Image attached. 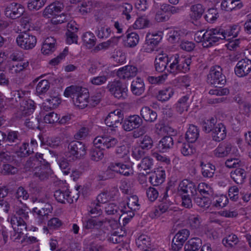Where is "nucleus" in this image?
<instances>
[{"mask_svg": "<svg viewBox=\"0 0 251 251\" xmlns=\"http://www.w3.org/2000/svg\"><path fill=\"white\" fill-rule=\"evenodd\" d=\"M137 72V69L136 67L133 66L127 65L120 68L118 70L117 74L120 78L129 79L135 76Z\"/></svg>", "mask_w": 251, "mask_h": 251, "instance_id": "nucleus-23", "label": "nucleus"}, {"mask_svg": "<svg viewBox=\"0 0 251 251\" xmlns=\"http://www.w3.org/2000/svg\"><path fill=\"white\" fill-rule=\"evenodd\" d=\"M189 224L193 229H198L201 226V220L198 215H191L188 219Z\"/></svg>", "mask_w": 251, "mask_h": 251, "instance_id": "nucleus-58", "label": "nucleus"}, {"mask_svg": "<svg viewBox=\"0 0 251 251\" xmlns=\"http://www.w3.org/2000/svg\"><path fill=\"white\" fill-rule=\"evenodd\" d=\"M116 218L114 219H110L107 220L106 219L104 220L103 229H106L109 230L117 229L119 226V224L118 223V220L117 219V215H115Z\"/></svg>", "mask_w": 251, "mask_h": 251, "instance_id": "nucleus-56", "label": "nucleus"}, {"mask_svg": "<svg viewBox=\"0 0 251 251\" xmlns=\"http://www.w3.org/2000/svg\"><path fill=\"white\" fill-rule=\"evenodd\" d=\"M106 173H111L109 177L113 176V173L119 174L125 176H130L133 175L134 171L132 165L124 164L121 162H111L107 169Z\"/></svg>", "mask_w": 251, "mask_h": 251, "instance_id": "nucleus-5", "label": "nucleus"}, {"mask_svg": "<svg viewBox=\"0 0 251 251\" xmlns=\"http://www.w3.org/2000/svg\"><path fill=\"white\" fill-rule=\"evenodd\" d=\"M82 40L87 48H91L95 45L96 38L93 33L86 32L82 35Z\"/></svg>", "mask_w": 251, "mask_h": 251, "instance_id": "nucleus-51", "label": "nucleus"}, {"mask_svg": "<svg viewBox=\"0 0 251 251\" xmlns=\"http://www.w3.org/2000/svg\"><path fill=\"white\" fill-rule=\"evenodd\" d=\"M89 98V92L86 89L84 88L78 93L77 95H76L75 97L73 98V102L75 106L83 109L87 106Z\"/></svg>", "mask_w": 251, "mask_h": 251, "instance_id": "nucleus-20", "label": "nucleus"}, {"mask_svg": "<svg viewBox=\"0 0 251 251\" xmlns=\"http://www.w3.org/2000/svg\"><path fill=\"white\" fill-rule=\"evenodd\" d=\"M189 231L186 229L179 230L174 237L172 242V249L174 251H179L189 236Z\"/></svg>", "mask_w": 251, "mask_h": 251, "instance_id": "nucleus-11", "label": "nucleus"}, {"mask_svg": "<svg viewBox=\"0 0 251 251\" xmlns=\"http://www.w3.org/2000/svg\"><path fill=\"white\" fill-rule=\"evenodd\" d=\"M201 173L203 176L205 177H211L213 176L215 170V167L210 163H204L201 162Z\"/></svg>", "mask_w": 251, "mask_h": 251, "instance_id": "nucleus-46", "label": "nucleus"}, {"mask_svg": "<svg viewBox=\"0 0 251 251\" xmlns=\"http://www.w3.org/2000/svg\"><path fill=\"white\" fill-rule=\"evenodd\" d=\"M235 74L239 77H243L251 71V60L245 58L239 61L235 67Z\"/></svg>", "mask_w": 251, "mask_h": 251, "instance_id": "nucleus-15", "label": "nucleus"}, {"mask_svg": "<svg viewBox=\"0 0 251 251\" xmlns=\"http://www.w3.org/2000/svg\"><path fill=\"white\" fill-rule=\"evenodd\" d=\"M46 101L50 108H56L61 103V99L57 93L53 92L50 94Z\"/></svg>", "mask_w": 251, "mask_h": 251, "instance_id": "nucleus-43", "label": "nucleus"}, {"mask_svg": "<svg viewBox=\"0 0 251 251\" xmlns=\"http://www.w3.org/2000/svg\"><path fill=\"white\" fill-rule=\"evenodd\" d=\"M140 114L145 121L149 122H154L157 117L156 112L148 106L141 109Z\"/></svg>", "mask_w": 251, "mask_h": 251, "instance_id": "nucleus-32", "label": "nucleus"}, {"mask_svg": "<svg viewBox=\"0 0 251 251\" xmlns=\"http://www.w3.org/2000/svg\"><path fill=\"white\" fill-rule=\"evenodd\" d=\"M108 77L107 75H99L91 78L90 82L93 85L98 86L105 83Z\"/></svg>", "mask_w": 251, "mask_h": 251, "instance_id": "nucleus-63", "label": "nucleus"}, {"mask_svg": "<svg viewBox=\"0 0 251 251\" xmlns=\"http://www.w3.org/2000/svg\"><path fill=\"white\" fill-rule=\"evenodd\" d=\"M198 190L199 192L203 195H209L213 193L212 187L205 183H201L198 186Z\"/></svg>", "mask_w": 251, "mask_h": 251, "instance_id": "nucleus-60", "label": "nucleus"}, {"mask_svg": "<svg viewBox=\"0 0 251 251\" xmlns=\"http://www.w3.org/2000/svg\"><path fill=\"white\" fill-rule=\"evenodd\" d=\"M94 145L104 149L114 147L118 143L116 138L108 136H98L93 141Z\"/></svg>", "mask_w": 251, "mask_h": 251, "instance_id": "nucleus-13", "label": "nucleus"}, {"mask_svg": "<svg viewBox=\"0 0 251 251\" xmlns=\"http://www.w3.org/2000/svg\"><path fill=\"white\" fill-rule=\"evenodd\" d=\"M116 153L119 158H124L125 160L129 159V151L125 145L117 147Z\"/></svg>", "mask_w": 251, "mask_h": 251, "instance_id": "nucleus-59", "label": "nucleus"}, {"mask_svg": "<svg viewBox=\"0 0 251 251\" xmlns=\"http://www.w3.org/2000/svg\"><path fill=\"white\" fill-rule=\"evenodd\" d=\"M123 119V114L120 109L115 110L109 113L105 119V124L112 127H117Z\"/></svg>", "mask_w": 251, "mask_h": 251, "instance_id": "nucleus-16", "label": "nucleus"}, {"mask_svg": "<svg viewBox=\"0 0 251 251\" xmlns=\"http://www.w3.org/2000/svg\"><path fill=\"white\" fill-rule=\"evenodd\" d=\"M165 178V171L161 169H156L151 173L149 179L153 185H158L164 182Z\"/></svg>", "mask_w": 251, "mask_h": 251, "instance_id": "nucleus-27", "label": "nucleus"}, {"mask_svg": "<svg viewBox=\"0 0 251 251\" xmlns=\"http://www.w3.org/2000/svg\"><path fill=\"white\" fill-rule=\"evenodd\" d=\"M239 242L237 236L233 234L228 235L223 240V244L226 247L236 245Z\"/></svg>", "mask_w": 251, "mask_h": 251, "instance_id": "nucleus-55", "label": "nucleus"}, {"mask_svg": "<svg viewBox=\"0 0 251 251\" xmlns=\"http://www.w3.org/2000/svg\"><path fill=\"white\" fill-rule=\"evenodd\" d=\"M120 38V37H114L105 42L100 43L94 49V50L96 52L102 50H107L109 48H114L118 45Z\"/></svg>", "mask_w": 251, "mask_h": 251, "instance_id": "nucleus-34", "label": "nucleus"}, {"mask_svg": "<svg viewBox=\"0 0 251 251\" xmlns=\"http://www.w3.org/2000/svg\"><path fill=\"white\" fill-rule=\"evenodd\" d=\"M84 88L76 85H71L66 88L64 91L63 95L66 98H69L72 96L75 97L82 89Z\"/></svg>", "mask_w": 251, "mask_h": 251, "instance_id": "nucleus-50", "label": "nucleus"}, {"mask_svg": "<svg viewBox=\"0 0 251 251\" xmlns=\"http://www.w3.org/2000/svg\"><path fill=\"white\" fill-rule=\"evenodd\" d=\"M145 90L144 83L140 78L137 77L134 79L131 84V91L132 93L137 96L141 95Z\"/></svg>", "mask_w": 251, "mask_h": 251, "instance_id": "nucleus-33", "label": "nucleus"}, {"mask_svg": "<svg viewBox=\"0 0 251 251\" xmlns=\"http://www.w3.org/2000/svg\"><path fill=\"white\" fill-rule=\"evenodd\" d=\"M230 176L235 183L242 184L246 178V173L244 169L238 168L231 172Z\"/></svg>", "mask_w": 251, "mask_h": 251, "instance_id": "nucleus-39", "label": "nucleus"}, {"mask_svg": "<svg viewBox=\"0 0 251 251\" xmlns=\"http://www.w3.org/2000/svg\"><path fill=\"white\" fill-rule=\"evenodd\" d=\"M173 145V138L170 136L164 137L159 141L158 144V148L161 152H165L170 149Z\"/></svg>", "mask_w": 251, "mask_h": 251, "instance_id": "nucleus-42", "label": "nucleus"}, {"mask_svg": "<svg viewBox=\"0 0 251 251\" xmlns=\"http://www.w3.org/2000/svg\"><path fill=\"white\" fill-rule=\"evenodd\" d=\"M25 12L24 7L20 4L12 3L6 7L5 15L11 19L20 17Z\"/></svg>", "mask_w": 251, "mask_h": 251, "instance_id": "nucleus-19", "label": "nucleus"}, {"mask_svg": "<svg viewBox=\"0 0 251 251\" xmlns=\"http://www.w3.org/2000/svg\"><path fill=\"white\" fill-rule=\"evenodd\" d=\"M33 211L39 222L42 223L48 219L49 214L51 212V208L50 205H47L41 209L35 207L33 209Z\"/></svg>", "mask_w": 251, "mask_h": 251, "instance_id": "nucleus-30", "label": "nucleus"}, {"mask_svg": "<svg viewBox=\"0 0 251 251\" xmlns=\"http://www.w3.org/2000/svg\"><path fill=\"white\" fill-rule=\"evenodd\" d=\"M120 212L122 213V214L121 215L120 213H118L117 214V219H120L122 217H123V221L124 224H127L134 216V212L127 210L126 207L125 206L120 210Z\"/></svg>", "mask_w": 251, "mask_h": 251, "instance_id": "nucleus-49", "label": "nucleus"}, {"mask_svg": "<svg viewBox=\"0 0 251 251\" xmlns=\"http://www.w3.org/2000/svg\"><path fill=\"white\" fill-rule=\"evenodd\" d=\"M226 135V128L224 125L219 123L213 129L212 137L215 141L220 142L224 140Z\"/></svg>", "mask_w": 251, "mask_h": 251, "instance_id": "nucleus-26", "label": "nucleus"}, {"mask_svg": "<svg viewBox=\"0 0 251 251\" xmlns=\"http://www.w3.org/2000/svg\"><path fill=\"white\" fill-rule=\"evenodd\" d=\"M107 88L110 93L116 98L124 100L127 97V87L126 83L120 81H114L109 82Z\"/></svg>", "mask_w": 251, "mask_h": 251, "instance_id": "nucleus-7", "label": "nucleus"}, {"mask_svg": "<svg viewBox=\"0 0 251 251\" xmlns=\"http://www.w3.org/2000/svg\"><path fill=\"white\" fill-rule=\"evenodd\" d=\"M140 205L138 203V198L136 195H132L128 198L127 202V209L130 211H134L139 209Z\"/></svg>", "mask_w": 251, "mask_h": 251, "instance_id": "nucleus-52", "label": "nucleus"}, {"mask_svg": "<svg viewBox=\"0 0 251 251\" xmlns=\"http://www.w3.org/2000/svg\"><path fill=\"white\" fill-rule=\"evenodd\" d=\"M139 39V36L136 32H131L127 33L124 40V45L127 47L133 48L138 44Z\"/></svg>", "mask_w": 251, "mask_h": 251, "instance_id": "nucleus-35", "label": "nucleus"}, {"mask_svg": "<svg viewBox=\"0 0 251 251\" xmlns=\"http://www.w3.org/2000/svg\"><path fill=\"white\" fill-rule=\"evenodd\" d=\"M16 214L17 216H12L10 219V223L14 230L11 238L14 241L20 239L24 235V231L31 230L26 226L24 221V219H26L28 217V212L23 209H20L17 211Z\"/></svg>", "mask_w": 251, "mask_h": 251, "instance_id": "nucleus-1", "label": "nucleus"}, {"mask_svg": "<svg viewBox=\"0 0 251 251\" xmlns=\"http://www.w3.org/2000/svg\"><path fill=\"white\" fill-rule=\"evenodd\" d=\"M77 191V190H75L73 193L68 190L63 191L58 190L55 192L54 196L56 201L60 203L68 202L71 203L76 201L79 198L78 193Z\"/></svg>", "mask_w": 251, "mask_h": 251, "instance_id": "nucleus-10", "label": "nucleus"}, {"mask_svg": "<svg viewBox=\"0 0 251 251\" xmlns=\"http://www.w3.org/2000/svg\"><path fill=\"white\" fill-rule=\"evenodd\" d=\"M201 245V241L200 238H192L185 244V251H198Z\"/></svg>", "mask_w": 251, "mask_h": 251, "instance_id": "nucleus-44", "label": "nucleus"}, {"mask_svg": "<svg viewBox=\"0 0 251 251\" xmlns=\"http://www.w3.org/2000/svg\"><path fill=\"white\" fill-rule=\"evenodd\" d=\"M20 104L19 110L16 113V117L19 119L31 114L35 109V103L31 100H23Z\"/></svg>", "mask_w": 251, "mask_h": 251, "instance_id": "nucleus-12", "label": "nucleus"}, {"mask_svg": "<svg viewBox=\"0 0 251 251\" xmlns=\"http://www.w3.org/2000/svg\"><path fill=\"white\" fill-rule=\"evenodd\" d=\"M204 11V8L201 4H196L191 7L190 16L191 19L197 21L200 19Z\"/></svg>", "mask_w": 251, "mask_h": 251, "instance_id": "nucleus-38", "label": "nucleus"}, {"mask_svg": "<svg viewBox=\"0 0 251 251\" xmlns=\"http://www.w3.org/2000/svg\"><path fill=\"white\" fill-rule=\"evenodd\" d=\"M43 155L41 153H37L36 157L34 159V164H38L39 163L41 164V168L39 169V171H37L35 172V175L38 177L40 179H44L48 176V174L50 173V168L49 164L45 162V160L43 158Z\"/></svg>", "mask_w": 251, "mask_h": 251, "instance_id": "nucleus-14", "label": "nucleus"}, {"mask_svg": "<svg viewBox=\"0 0 251 251\" xmlns=\"http://www.w3.org/2000/svg\"><path fill=\"white\" fill-rule=\"evenodd\" d=\"M152 145L153 141L150 136L146 135L140 138V146L142 149H150L152 147Z\"/></svg>", "mask_w": 251, "mask_h": 251, "instance_id": "nucleus-57", "label": "nucleus"}, {"mask_svg": "<svg viewBox=\"0 0 251 251\" xmlns=\"http://www.w3.org/2000/svg\"><path fill=\"white\" fill-rule=\"evenodd\" d=\"M169 60L170 55L165 53L158 54L154 61L155 70L158 72H163L167 70L169 64Z\"/></svg>", "mask_w": 251, "mask_h": 251, "instance_id": "nucleus-22", "label": "nucleus"}, {"mask_svg": "<svg viewBox=\"0 0 251 251\" xmlns=\"http://www.w3.org/2000/svg\"><path fill=\"white\" fill-rule=\"evenodd\" d=\"M227 33L220 28H211L205 31V41L202 44L204 48H209L220 40L226 39Z\"/></svg>", "mask_w": 251, "mask_h": 251, "instance_id": "nucleus-4", "label": "nucleus"}, {"mask_svg": "<svg viewBox=\"0 0 251 251\" xmlns=\"http://www.w3.org/2000/svg\"><path fill=\"white\" fill-rule=\"evenodd\" d=\"M191 63V59L189 57L180 56L177 53L170 55L167 71L174 75L180 73H185L190 70Z\"/></svg>", "mask_w": 251, "mask_h": 251, "instance_id": "nucleus-2", "label": "nucleus"}, {"mask_svg": "<svg viewBox=\"0 0 251 251\" xmlns=\"http://www.w3.org/2000/svg\"><path fill=\"white\" fill-rule=\"evenodd\" d=\"M153 166V159L148 156L144 157L141 162L138 165V169L140 171L151 170Z\"/></svg>", "mask_w": 251, "mask_h": 251, "instance_id": "nucleus-48", "label": "nucleus"}, {"mask_svg": "<svg viewBox=\"0 0 251 251\" xmlns=\"http://www.w3.org/2000/svg\"><path fill=\"white\" fill-rule=\"evenodd\" d=\"M110 28L105 25H100L97 27L96 33L98 38L105 39L109 37L111 34Z\"/></svg>", "mask_w": 251, "mask_h": 251, "instance_id": "nucleus-45", "label": "nucleus"}, {"mask_svg": "<svg viewBox=\"0 0 251 251\" xmlns=\"http://www.w3.org/2000/svg\"><path fill=\"white\" fill-rule=\"evenodd\" d=\"M50 87V82L46 79L40 80L37 84L36 92L38 95L45 93Z\"/></svg>", "mask_w": 251, "mask_h": 251, "instance_id": "nucleus-53", "label": "nucleus"}, {"mask_svg": "<svg viewBox=\"0 0 251 251\" xmlns=\"http://www.w3.org/2000/svg\"><path fill=\"white\" fill-rule=\"evenodd\" d=\"M56 40L52 37L46 38L43 42L41 52L44 55L52 53L55 50Z\"/></svg>", "mask_w": 251, "mask_h": 251, "instance_id": "nucleus-24", "label": "nucleus"}, {"mask_svg": "<svg viewBox=\"0 0 251 251\" xmlns=\"http://www.w3.org/2000/svg\"><path fill=\"white\" fill-rule=\"evenodd\" d=\"M95 6L94 0H84L80 5L77 7L79 14L86 16L91 13Z\"/></svg>", "mask_w": 251, "mask_h": 251, "instance_id": "nucleus-31", "label": "nucleus"}, {"mask_svg": "<svg viewBox=\"0 0 251 251\" xmlns=\"http://www.w3.org/2000/svg\"><path fill=\"white\" fill-rule=\"evenodd\" d=\"M118 193V190L116 188H113L109 190H104L97 196V201L100 203H106L114 199Z\"/></svg>", "mask_w": 251, "mask_h": 251, "instance_id": "nucleus-25", "label": "nucleus"}, {"mask_svg": "<svg viewBox=\"0 0 251 251\" xmlns=\"http://www.w3.org/2000/svg\"><path fill=\"white\" fill-rule=\"evenodd\" d=\"M136 244L138 248L146 251L151 247V238L146 234H141L136 239Z\"/></svg>", "mask_w": 251, "mask_h": 251, "instance_id": "nucleus-37", "label": "nucleus"}, {"mask_svg": "<svg viewBox=\"0 0 251 251\" xmlns=\"http://www.w3.org/2000/svg\"><path fill=\"white\" fill-rule=\"evenodd\" d=\"M189 105V96L187 95L178 100L175 105V108L177 113L181 114L188 110Z\"/></svg>", "mask_w": 251, "mask_h": 251, "instance_id": "nucleus-28", "label": "nucleus"}, {"mask_svg": "<svg viewBox=\"0 0 251 251\" xmlns=\"http://www.w3.org/2000/svg\"><path fill=\"white\" fill-rule=\"evenodd\" d=\"M16 43L21 49L29 50L35 47L37 44L36 37L29 32H21L16 38Z\"/></svg>", "mask_w": 251, "mask_h": 251, "instance_id": "nucleus-6", "label": "nucleus"}, {"mask_svg": "<svg viewBox=\"0 0 251 251\" xmlns=\"http://www.w3.org/2000/svg\"><path fill=\"white\" fill-rule=\"evenodd\" d=\"M142 119L138 115H134L125 119L122 124L123 128L127 131L138 128L142 124Z\"/></svg>", "mask_w": 251, "mask_h": 251, "instance_id": "nucleus-21", "label": "nucleus"}, {"mask_svg": "<svg viewBox=\"0 0 251 251\" xmlns=\"http://www.w3.org/2000/svg\"><path fill=\"white\" fill-rule=\"evenodd\" d=\"M64 4L59 1H55L47 6L42 11L44 18H50L51 23L57 25L66 21V15L64 13L60 14L64 8Z\"/></svg>", "mask_w": 251, "mask_h": 251, "instance_id": "nucleus-3", "label": "nucleus"}, {"mask_svg": "<svg viewBox=\"0 0 251 251\" xmlns=\"http://www.w3.org/2000/svg\"><path fill=\"white\" fill-rule=\"evenodd\" d=\"M150 21L145 17H141L137 19L133 25L134 29H143L149 27Z\"/></svg>", "mask_w": 251, "mask_h": 251, "instance_id": "nucleus-54", "label": "nucleus"}, {"mask_svg": "<svg viewBox=\"0 0 251 251\" xmlns=\"http://www.w3.org/2000/svg\"><path fill=\"white\" fill-rule=\"evenodd\" d=\"M178 191L182 195H187L195 196L197 194L196 185L193 182L188 179H184L180 182Z\"/></svg>", "mask_w": 251, "mask_h": 251, "instance_id": "nucleus-17", "label": "nucleus"}, {"mask_svg": "<svg viewBox=\"0 0 251 251\" xmlns=\"http://www.w3.org/2000/svg\"><path fill=\"white\" fill-rule=\"evenodd\" d=\"M104 220L100 218H93L87 220L84 226L87 229L99 228L103 229Z\"/></svg>", "mask_w": 251, "mask_h": 251, "instance_id": "nucleus-36", "label": "nucleus"}, {"mask_svg": "<svg viewBox=\"0 0 251 251\" xmlns=\"http://www.w3.org/2000/svg\"><path fill=\"white\" fill-rule=\"evenodd\" d=\"M207 81L216 87L225 83V77L222 73V69L220 67L217 66L211 68L207 75Z\"/></svg>", "mask_w": 251, "mask_h": 251, "instance_id": "nucleus-9", "label": "nucleus"}, {"mask_svg": "<svg viewBox=\"0 0 251 251\" xmlns=\"http://www.w3.org/2000/svg\"><path fill=\"white\" fill-rule=\"evenodd\" d=\"M59 116L54 112L47 113L44 116V121L48 124H53L59 120Z\"/></svg>", "mask_w": 251, "mask_h": 251, "instance_id": "nucleus-62", "label": "nucleus"}, {"mask_svg": "<svg viewBox=\"0 0 251 251\" xmlns=\"http://www.w3.org/2000/svg\"><path fill=\"white\" fill-rule=\"evenodd\" d=\"M91 159L94 161H99L104 157V152L101 147H97L94 145L90 152Z\"/></svg>", "mask_w": 251, "mask_h": 251, "instance_id": "nucleus-47", "label": "nucleus"}, {"mask_svg": "<svg viewBox=\"0 0 251 251\" xmlns=\"http://www.w3.org/2000/svg\"><path fill=\"white\" fill-rule=\"evenodd\" d=\"M222 10L231 11L242 8L240 0H223L221 4Z\"/></svg>", "mask_w": 251, "mask_h": 251, "instance_id": "nucleus-29", "label": "nucleus"}, {"mask_svg": "<svg viewBox=\"0 0 251 251\" xmlns=\"http://www.w3.org/2000/svg\"><path fill=\"white\" fill-rule=\"evenodd\" d=\"M218 13L216 9L211 8L208 9L205 18L206 20L209 23L214 22L218 17Z\"/></svg>", "mask_w": 251, "mask_h": 251, "instance_id": "nucleus-64", "label": "nucleus"}, {"mask_svg": "<svg viewBox=\"0 0 251 251\" xmlns=\"http://www.w3.org/2000/svg\"><path fill=\"white\" fill-rule=\"evenodd\" d=\"M199 136V131L197 126L194 125L190 126L186 134V139L188 142L194 143Z\"/></svg>", "mask_w": 251, "mask_h": 251, "instance_id": "nucleus-40", "label": "nucleus"}, {"mask_svg": "<svg viewBox=\"0 0 251 251\" xmlns=\"http://www.w3.org/2000/svg\"><path fill=\"white\" fill-rule=\"evenodd\" d=\"M86 153V148L81 142L74 141L70 143L68 146V151L66 157L70 161L84 156Z\"/></svg>", "mask_w": 251, "mask_h": 251, "instance_id": "nucleus-8", "label": "nucleus"}, {"mask_svg": "<svg viewBox=\"0 0 251 251\" xmlns=\"http://www.w3.org/2000/svg\"><path fill=\"white\" fill-rule=\"evenodd\" d=\"M29 66L28 61L20 62H9L7 65V71L9 74L18 76L22 74Z\"/></svg>", "mask_w": 251, "mask_h": 251, "instance_id": "nucleus-18", "label": "nucleus"}, {"mask_svg": "<svg viewBox=\"0 0 251 251\" xmlns=\"http://www.w3.org/2000/svg\"><path fill=\"white\" fill-rule=\"evenodd\" d=\"M175 93L174 89L171 87L160 90L156 96L157 99L161 101H166L168 100L173 97Z\"/></svg>", "mask_w": 251, "mask_h": 251, "instance_id": "nucleus-41", "label": "nucleus"}, {"mask_svg": "<svg viewBox=\"0 0 251 251\" xmlns=\"http://www.w3.org/2000/svg\"><path fill=\"white\" fill-rule=\"evenodd\" d=\"M228 202V199L226 195H221L215 197L214 203L216 207H225Z\"/></svg>", "mask_w": 251, "mask_h": 251, "instance_id": "nucleus-61", "label": "nucleus"}]
</instances>
